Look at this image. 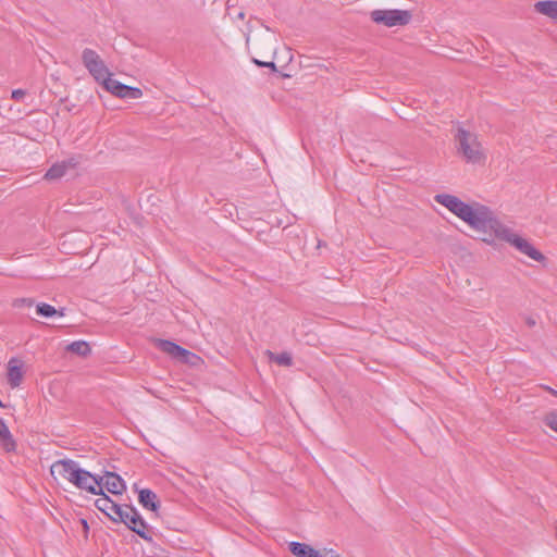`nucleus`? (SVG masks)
Returning <instances> with one entry per match:
<instances>
[{"mask_svg":"<svg viewBox=\"0 0 557 557\" xmlns=\"http://www.w3.org/2000/svg\"><path fill=\"white\" fill-rule=\"evenodd\" d=\"M95 506L111 521L115 523H124L128 530L136 533L144 541L152 543V536L148 530V524L134 506L116 504L109 496L97 498L95 500Z\"/></svg>","mask_w":557,"mask_h":557,"instance_id":"1","label":"nucleus"},{"mask_svg":"<svg viewBox=\"0 0 557 557\" xmlns=\"http://www.w3.org/2000/svg\"><path fill=\"white\" fill-rule=\"evenodd\" d=\"M468 225L476 232L483 233V240L488 244L494 239L502 240L509 228L497 219L491 208L481 203H476V209Z\"/></svg>","mask_w":557,"mask_h":557,"instance_id":"2","label":"nucleus"},{"mask_svg":"<svg viewBox=\"0 0 557 557\" xmlns=\"http://www.w3.org/2000/svg\"><path fill=\"white\" fill-rule=\"evenodd\" d=\"M455 140L458 144V153L461 154L467 162L479 163L484 160L485 157L482 145L475 133L467 131L463 127H458Z\"/></svg>","mask_w":557,"mask_h":557,"instance_id":"3","label":"nucleus"},{"mask_svg":"<svg viewBox=\"0 0 557 557\" xmlns=\"http://www.w3.org/2000/svg\"><path fill=\"white\" fill-rule=\"evenodd\" d=\"M371 20L377 25L386 27L405 26L408 25L412 18V13L409 10H373L370 12Z\"/></svg>","mask_w":557,"mask_h":557,"instance_id":"4","label":"nucleus"},{"mask_svg":"<svg viewBox=\"0 0 557 557\" xmlns=\"http://www.w3.org/2000/svg\"><path fill=\"white\" fill-rule=\"evenodd\" d=\"M82 61L89 74L95 78L96 82L103 85L106 77L112 76L109 69L101 60L99 54L89 48H86L82 52Z\"/></svg>","mask_w":557,"mask_h":557,"instance_id":"5","label":"nucleus"},{"mask_svg":"<svg viewBox=\"0 0 557 557\" xmlns=\"http://www.w3.org/2000/svg\"><path fill=\"white\" fill-rule=\"evenodd\" d=\"M502 240L509 243L516 249H518L521 253L527 255L528 257H530L531 259H533L537 262L545 260V256L540 250H537L527 239L515 234L510 228H508L507 233L504 235Z\"/></svg>","mask_w":557,"mask_h":557,"instance_id":"6","label":"nucleus"},{"mask_svg":"<svg viewBox=\"0 0 557 557\" xmlns=\"http://www.w3.org/2000/svg\"><path fill=\"white\" fill-rule=\"evenodd\" d=\"M90 478L91 473L85 469H82L77 463L70 483L79 490L87 491L88 493H95L94 485H89Z\"/></svg>","mask_w":557,"mask_h":557,"instance_id":"7","label":"nucleus"},{"mask_svg":"<svg viewBox=\"0 0 557 557\" xmlns=\"http://www.w3.org/2000/svg\"><path fill=\"white\" fill-rule=\"evenodd\" d=\"M77 463V461L72 459L57 460L51 466V473L54 474L57 472L61 478L70 482Z\"/></svg>","mask_w":557,"mask_h":557,"instance_id":"8","label":"nucleus"},{"mask_svg":"<svg viewBox=\"0 0 557 557\" xmlns=\"http://www.w3.org/2000/svg\"><path fill=\"white\" fill-rule=\"evenodd\" d=\"M104 488L114 495H121L126 490L125 481L115 472L106 471Z\"/></svg>","mask_w":557,"mask_h":557,"instance_id":"9","label":"nucleus"},{"mask_svg":"<svg viewBox=\"0 0 557 557\" xmlns=\"http://www.w3.org/2000/svg\"><path fill=\"white\" fill-rule=\"evenodd\" d=\"M156 346L163 352L170 355L174 359H178L180 356H189L190 351L169 339H157Z\"/></svg>","mask_w":557,"mask_h":557,"instance_id":"10","label":"nucleus"},{"mask_svg":"<svg viewBox=\"0 0 557 557\" xmlns=\"http://www.w3.org/2000/svg\"><path fill=\"white\" fill-rule=\"evenodd\" d=\"M138 502L139 504L148 510L157 512L160 508V500L157 494L150 488H143L138 493Z\"/></svg>","mask_w":557,"mask_h":557,"instance_id":"11","label":"nucleus"},{"mask_svg":"<svg viewBox=\"0 0 557 557\" xmlns=\"http://www.w3.org/2000/svg\"><path fill=\"white\" fill-rule=\"evenodd\" d=\"M23 371L21 361L16 358H11L8 362V383L11 387H17L22 383Z\"/></svg>","mask_w":557,"mask_h":557,"instance_id":"12","label":"nucleus"},{"mask_svg":"<svg viewBox=\"0 0 557 557\" xmlns=\"http://www.w3.org/2000/svg\"><path fill=\"white\" fill-rule=\"evenodd\" d=\"M0 444L8 453L16 449V443L3 419H0Z\"/></svg>","mask_w":557,"mask_h":557,"instance_id":"13","label":"nucleus"},{"mask_svg":"<svg viewBox=\"0 0 557 557\" xmlns=\"http://www.w3.org/2000/svg\"><path fill=\"white\" fill-rule=\"evenodd\" d=\"M535 11L557 22V1L544 0L534 4Z\"/></svg>","mask_w":557,"mask_h":557,"instance_id":"14","label":"nucleus"},{"mask_svg":"<svg viewBox=\"0 0 557 557\" xmlns=\"http://www.w3.org/2000/svg\"><path fill=\"white\" fill-rule=\"evenodd\" d=\"M476 203L478 202H474L473 205H468L462 200H459L458 203L454 207L455 209L453 210L451 213H454L460 220L468 224L476 209Z\"/></svg>","mask_w":557,"mask_h":557,"instance_id":"15","label":"nucleus"},{"mask_svg":"<svg viewBox=\"0 0 557 557\" xmlns=\"http://www.w3.org/2000/svg\"><path fill=\"white\" fill-rule=\"evenodd\" d=\"M106 78L107 79H104L102 87L116 97L125 98L127 85L122 84L111 76Z\"/></svg>","mask_w":557,"mask_h":557,"instance_id":"16","label":"nucleus"},{"mask_svg":"<svg viewBox=\"0 0 557 557\" xmlns=\"http://www.w3.org/2000/svg\"><path fill=\"white\" fill-rule=\"evenodd\" d=\"M66 350L81 357H86L91 352L89 344L85 341H75L66 346Z\"/></svg>","mask_w":557,"mask_h":557,"instance_id":"17","label":"nucleus"},{"mask_svg":"<svg viewBox=\"0 0 557 557\" xmlns=\"http://www.w3.org/2000/svg\"><path fill=\"white\" fill-rule=\"evenodd\" d=\"M36 312L38 315L45 317V318H51L55 314H59L60 317L64 315V309L57 310L53 306L41 302L36 306Z\"/></svg>","mask_w":557,"mask_h":557,"instance_id":"18","label":"nucleus"},{"mask_svg":"<svg viewBox=\"0 0 557 557\" xmlns=\"http://www.w3.org/2000/svg\"><path fill=\"white\" fill-rule=\"evenodd\" d=\"M434 200L447 208L450 212L455 209L454 207L458 203L460 200L458 197L449 194H437L434 197Z\"/></svg>","mask_w":557,"mask_h":557,"instance_id":"19","label":"nucleus"},{"mask_svg":"<svg viewBox=\"0 0 557 557\" xmlns=\"http://www.w3.org/2000/svg\"><path fill=\"white\" fill-rule=\"evenodd\" d=\"M66 173V163H54L45 174V178L52 181L64 176Z\"/></svg>","mask_w":557,"mask_h":557,"instance_id":"20","label":"nucleus"},{"mask_svg":"<svg viewBox=\"0 0 557 557\" xmlns=\"http://www.w3.org/2000/svg\"><path fill=\"white\" fill-rule=\"evenodd\" d=\"M271 361L276 362L278 366L290 367L293 364V359L290 354L284 351L281 354H274L270 350L267 351Z\"/></svg>","mask_w":557,"mask_h":557,"instance_id":"21","label":"nucleus"},{"mask_svg":"<svg viewBox=\"0 0 557 557\" xmlns=\"http://www.w3.org/2000/svg\"><path fill=\"white\" fill-rule=\"evenodd\" d=\"M106 478L103 475H96L91 473V478L89 481V485H94L95 493H91L92 495H99L100 497L107 496L103 492Z\"/></svg>","mask_w":557,"mask_h":557,"instance_id":"22","label":"nucleus"},{"mask_svg":"<svg viewBox=\"0 0 557 557\" xmlns=\"http://www.w3.org/2000/svg\"><path fill=\"white\" fill-rule=\"evenodd\" d=\"M543 422L546 426L557 433V410L546 413L543 418Z\"/></svg>","mask_w":557,"mask_h":557,"instance_id":"23","label":"nucleus"},{"mask_svg":"<svg viewBox=\"0 0 557 557\" xmlns=\"http://www.w3.org/2000/svg\"><path fill=\"white\" fill-rule=\"evenodd\" d=\"M143 96V90L138 87L127 86L125 98L128 99H138Z\"/></svg>","mask_w":557,"mask_h":557,"instance_id":"24","label":"nucleus"},{"mask_svg":"<svg viewBox=\"0 0 557 557\" xmlns=\"http://www.w3.org/2000/svg\"><path fill=\"white\" fill-rule=\"evenodd\" d=\"M252 62L260 67H269L273 72H277V67L273 61H260L258 59H252Z\"/></svg>","mask_w":557,"mask_h":557,"instance_id":"25","label":"nucleus"},{"mask_svg":"<svg viewBox=\"0 0 557 557\" xmlns=\"http://www.w3.org/2000/svg\"><path fill=\"white\" fill-rule=\"evenodd\" d=\"M195 359L199 358L197 357V355L190 351L189 356H180L177 360L186 364H194Z\"/></svg>","mask_w":557,"mask_h":557,"instance_id":"26","label":"nucleus"},{"mask_svg":"<svg viewBox=\"0 0 557 557\" xmlns=\"http://www.w3.org/2000/svg\"><path fill=\"white\" fill-rule=\"evenodd\" d=\"M25 95L26 91L24 89H14L12 91L11 98L15 101H21Z\"/></svg>","mask_w":557,"mask_h":557,"instance_id":"27","label":"nucleus"},{"mask_svg":"<svg viewBox=\"0 0 557 557\" xmlns=\"http://www.w3.org/2000/svg\"><path fill=\"white\" fill-rule=\"evenodd\" d=\"M33 304H34V301L30 298H21V299H16L14 301V306H16V307H21V306L32 307Z\"/></svg>","mask_w":557,"mask_h":557,"instance_id":"28","label":"nucleus"},{"mask_svg":"<svg viewBox=\"0 0 557 557\" xmlns=\"http://www.w3.org/2000/svg\"><path fill=\"white\" fill-rule=\"evenodd\" d=\"M61 163H66L67 171L69 169H74L78 164V161L75 158H70L67 160L62 161Z\"/></svg>","mask_w":557,"mask_h":557,"instance_id":"29","label":"nucleus"},{"mask_svg":"<svg viewBox=\"0 0 557 557\" xmlns=\"http://www.w3.org/2000/svg\"><path fill=\"white\" fill-rule=\"evenodd\" d=\"M525 323H527V325H528L529 327H533V326L536 324V321H535V319H533L532 317H528V318L525 319Z\"/></svg>","mask_w":557,"mask_h":557,"instance_id":"30","label":"nucleus"},{"mask_svg":"<svg viewBox=\"0 0 557 557\" xmlns=\"http://www.w3.org/2000/svg\"><path fill=\"white\" fill-rule=\"evenodd\" d=\"M238 17L244 18V13H243V12H240V13L238 14Z\"/></svg>","mask_w":557,"mask_h":557,"instance_id":"31","label":"nucleus"},{"mask_svg":"<svg viewBox=\"0 0 557 557\" xmlns=\"http://www.w3.org/2000/svg\"><path fill=\"white\" fill-rule=\"evenodd\" d=\"M82 521H83V523H84L85 528L87 529V528H88V525H87L86 520H82Z\"/></svg>","mask_w":557,"mask_h":557,"instance_id":"32","label":"nucleus"},{"mask_svg":"<svg viewBox=\"0 0 557 557\" xmlns=\"http://www.w3.org/2000/svg\"><path fill=\"white\" fill-rule=\"evenodd\" d=\"M552 393H553L555 396H557V392H556V391H552Z\"/></svg>","mask_w":557,"mask_h":557,"instance_id":"33","label":"nucleus"},{"mask_svg":"<svg viewBox=\"0 0 557 557\" xmlns=\"http://www.w3.org/2000/svg\"><path fill=\"white\" fill-rule=\"evenodd\" d=\"M1 407H3V404H2V401L0 400V408H1Z\"/></svg>","mask_w":557,"mask_h":557,"instance_id":"34","label":"nucleus"}]
</instances>
